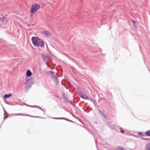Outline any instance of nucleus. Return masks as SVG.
<instances>
[{"instance_id": "ddd939ff", "label": "nucleus", "mask_w": 150, "mask_h": 150, "mask_svg": "<svg viewBox=\"0 0 150 150\" xmlns=\"http://www.w3.org/2000/svg\"><path fill=\"white\" fill-rule=\"evenodd\" d=\"M1 18H0V21H1Z\"/></svg>"}, {"instance_id": "9d476101", "label": "nucleus", "mask_w": 150, "mask_h": 150, "mask_svg": "<svg viewBox=\"0 0 150 150\" xmlns=\"http://www.w3.org/2000/svg\"><path fill=\"white\" fill-rule=\"evenodd\" d=\"M138 134H139V135H141V134H143V133L142 132H139L138 133Z\"/></svg>"}, {"instance_id": "423d86ee", "label": "nucleus", "mask_w": 150, "mask_h": 150, "mask_svg": "<svg viewBox=\"0 0 150 150\" xmlns=\"http://www.w3.org/2000/svg\"><path fill=\"white\" fill-rule=\"evenodd\" d=\"M11 96V94H5L4 96V98L5 99Z\"/></svg>"}, {"instance_id": "f03ea898", "label": "nucleus", "mask_w": 150, "mask_h": 150, "mask_svg": "<svg viewBox=\"0 0 150 150\" xmlns=\"http://www.w3.org/2000/svg\"><path fill=\"white\" fill-rule=\"evenodd\" d=\"M40 6L38 4H33L31 6L30 8V12L31 13H35L40 8Z\"/></svg>"}, {"instance_id": "6e6552de", "label": "nucleus", "mask_w": 150, "mask_h": 150, "mask_svg": "<svg viewBox=\"0 0 150 150\" xmlns=\"http://www.w3.org/2000/svg\"><path fill=\"white\" fill-rule=\"evenodd\" d=\"M145 150H150V144H149L146 145Z\"/></svg>"}, {"instance_id": "7ed1b4c3", "label": "nucleus", "mask_w": 150, "mask_h": 150, "mask_svg": "<svg viewBox=\"0 0 150 150\" xmlns=\"http://www.w3.org/2000/svg\"><path fill=\"white\" fill-rule=\"evenodd\" d=\"M80 96L84 99H88V97L84 93L82 92H81L79 93Z\"/></svg>"}, {"instance_id": "0eeeda50", "label": "nucleus", "mask_w": 150, "mask_h": 150, "mask_svg": "<svg viewBox=\"0 0 150 150\" xmlns=\"http://www.w3.org/2000/svg\"><path fill=\"white\" fill-rule=\"evenodd\" d=\"M144 136H150V131L146 132L144 135Z\"/></svg>"}, {"instance_id": "f8f14e48", "label": "nucleus", "mask_w": 150, "mask_h": 150, "mask_svg": "<svg viewBox=\"0 0 150 150\" xmlns=\"http://www.w3.org/2000/svg\"><path fill=\"white\" fill-rule=\"evenodd\" d=\"M132 21L133 22H134V23H135V21L134 20H132Z\"/></svg>"}, {"instance_id": "f257e3e1", "label": "nucleus", "mask_w": 150, "mask_h": 150, "mask_svg": "<svg viewBox=\"0 0 150 150\" xmlns=\"http://www.w3.org/2000/svg\"><path fill=\"white\" fill-rule=\"evenodd\" d=\"M33 45L37 47H42L44 45L43 41L38 37H33L31 38Z\"/></svg>"}, {"instance_id": "39448f33", "label": "nucleus", "mask_w": 150, "mask_h": 150, "mask_svg": "<svg viewBox=\"0 0 150 150\" xmlns=\"http://www.w3.org/2000/svg\"><path fill=\"white\" fill-rule=\"evenodd\" d=\"M26 74L28 76H31L32 73L30 70H28L26 71Z\"/></svg>"}, {"instance_id": "20e7f679", "label": "nucleus", "mask_w": 150, "mask_h": 150, "mask_svg": "<svg viewBox=\"0 0 150 150\" xmlns=\"http://www.w3.org/2000/svg\"><path fill=\"white\" fill-rule=\"evenodd\" d=\"M18 115L27 116H28V117H33L38 118H39L40 117L39 116H31V115H27H27H23L22 113L18 114Z\"/></svg>"}, {"instance_id": "1a4fd4ad", "label": "nucleus", "mask_w": 150, "mask_h": 150, "mask_svg": "<svg viewBox=\"0 0 150 150\" xmlns=\"http://www.w3.org/2000/svg\"><path fill=\"white\" fill-rule=\"evenodd\" d=\"M118 150H125L122 148H118Z\"/></svg>"}, {"instance_id": "9b49d317", "label": "nucleus", "mask_w": 150, "mask_h": 150, "mask_svg": "<svg viewBox=\"0 0 150 150\" xmlns=\"http://www.w3.org/2000/svg\"><path fill=\"white\" fill-rule=\"evenodd\" d=\"M120 131L122 133H124V131L123 130H120Z\"/></svg>"}]
</instances>
